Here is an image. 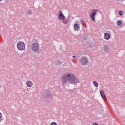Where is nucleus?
<instances>
[{"label":"nucleus","instance_id":"nucleus-1","mask_svg":"<svg viewBox=\"0 0 125 125\" xmlns=\"http://www.w3.org/2000/svg\"><path fill=\"white\" fill-rule=\"evenodd\" d=\"M62 83V85H65L67 83H69L71 84H75V82H78V78L75 75L68 74L67 75H63L61 78Z\"/></svg>","mask_w":125,"mask_h":125},{"label":"nucleus","instance_id":"nucleus-2","mask_svg":"<svg viewBox=\"0 0 125 125\" xmlns=\"http://www.w3.org/2000/svg\"><path fill=\"white\" fill-rule=\"evenodd\" d=\"M30 47H31L32 51L34 52L40 51V44H38V43H33L30 45Z\"/></svg>","mask_w":125,"mask_h":125},{"label":"nucleus","instance_id":"nucleus-3","mask_svg":"<svg viewBox=\"0 0 125 125\" xmlns=\"http://www.w3.org/2000/svg\"><path fill=\"white\" fill-rule=\"evenodd\" d=\"M17 48L19 50H25V48H26L25 43L22 41H19L17 44Z\"/></svg>","mask_w":125,"mask_h":125},{"label":"nucleus","instance_id":"nucleus-4","mask_svg":"<svg viewBox=\"0 0 125 125\" xmlns=\"http://www.w3.org/2000/svg\"><path fill=\"white\" fill-rule=\"evenodd\" d=\"M80 62L81 65L83 66H85L88 63V59H87V57H83L80 60Z\"/></svg>","mask_w":125,"mask_h":125},{"label":"nucleus","instance_id":"nucleus-5","mask_svg":"<svg viewBox=\"0 0 125 125\" xmlns=\"http://www.w3.org/2000/svg\"><path fill=\"white\" fill-rule=\"evenodd\" d=\"M45 95L46 98L48 99H51L52 98V91L50 89H47L45 90Z\"/></svg>","mask_w":125,"mask_h":125},{"label":"nucleus","instance_id":"nucleus-6","mask_svg":"<svg viewBox=\"0 0 125 125\" xmlns=\"http://www.w3.org/2000/svg\"><path fill=\"white\" fill-rule=\"evenodd\" d=\"M58 16L59 20H64V19H66V17H65V15H64V14H63L62 11H59Z\"/></svg>","mask_w":125,"mask_h":125},{"label":"nucleus","instance_id":"nucleus-7","mask_svg":"<svg viewBox=\"0 0 125 125\" xmlns=\"http://www.w3.org/2000/svg\"><path fill=\"white\" fill-rule=\"evenodd\" d=\"M96 11H98V10L94 9V10H92V12L90 14V17L92 21H95V15H96Z\"/></svg>","mask_w":125,"mask_h":125},{"label":"nucleus","instance_id":"nucleus-8","mask_svg":"<svg viewBox=\"0 0 125 125\" xmlns=\"http://www.w3.org/2000/svg\"><path fill=\"white\" fill-rule=\"evenodd\" d=\"M103 49H104V51L106 52V53H108V52H109V51H110V46H109V45H108L105 44L104 45Z\"/></svg>","mask_w":125,"mask_h":125},{"label":"nucleus","instance_id":"nucleus-9","mask_svg":"<svg viewBox=\"0 0 125 125\" xmlns=\"http://www.w3.org/2000/svg\"><path fill=\"white\" fill-rule=\"evenodd\" d=\"M104 37L105 40H110L111 39V35L108 33H105Z\"/></svg>","mask_w":125,"mask_h":125},{"label":"nucleus","instance_id":"nucleus-10","mask_svg":"<svg viewBox=\"0 0 125 125\" xmlns=\"http://www.w3.org/2000/svg\"><path fill=\"white\" fill-rule=\"evenodd\" d=\"M74 29L75 31H80V24L76 23L74 25Z\"/></svg>","mask_w":125,"mask_h":125},{"label":"nucleus","instance_id":"nucleus-11","mask_svg":"<svg viewBox=\"0 0 125 125\" xmlns=\"http://www.w3.org/2000/svg\"><path fill=\"white\" fill-rule=\"evenodd\" d=\"M26 85L28 87H32L33 86V82L29 80L26 82Z\"/></svg>","mask_w":125,"mask_h":125},{"label":"nucleus","instance_id":"nucleus-12","mask_svg":"<svg viewBox=\"0 0 125 125\" xmlns=\"http://www.w3.org/2000/svg\"><path fill=\"white\" fill-rule=\"evenodd\" d=\"M100 93L101 94V96L103 99H104V96H105V93H104V91L103 90H101L100 91Z\"/></svg>","mask_w":125,"mask_h":125},{"label":"nucleus","instance_id":"nucleus-13","mask_svg":"<svg viewBox=\"0 0 125 125\" xmlns=\"http://www.w3.org/2000/svg\"><path fill=\"white\" fill-rule=\"evenodd\" d=\"M123 24V21L118 20L117 21V26H121Z\"/></svg>","mask_w":125,"mask_h":125},{"label":"nucleus","instance_id":"nucleus-14","mask_svg":"<svg viewBox=\"0 0 125 125\" xmlns=\"http://www.w3.org/2000/svg\"><path fill=\"white\" fill-rule=\"evenodd\" d=\"M69 19H70V16H68V19H64L63 23L64 24H68V22H69Z\"/></svg>","mask_w":125,"mask_h":125},{"label":"nucleus","instance_id":"nucleus-15","mask_svg":"<svg viewBox=\"0 0 125 125\" xmlns=\"http://www.w3.org/2000/svg\"><path fill=\"white\" fill-rule=\"evenodd\" d=\"M93 83L94 85L95 86V87H98V83H97V82L96 81H94L93 82Z\"/></svg>","mask_w":125,"mask_h":125},{"label":"nucleus","instance_id":"nucleus-16","mask_svg":"<svg viewBox=\"0 0 125 125\" xmlns=\"http://www.w3.org/2000/svg\"><path fill=\"white\" fill-rule=\"evenodd\" d=\"M55 65H61V64H62V62H61L60 61H56L55 62Z\"/></svg>","mask_w":125,"mask_h":125},{"label":"nucleus","instance_id":"nucleus-17","mask_svg":"<svg viewBox=\"0 0 125 125\" xmlns=\"http://www.w3.org/2000/svg\"><path fill=\"white\" fill-rule=\"evenodd\" d=\"M118 13L120 16H122L124 14V12L122 11H119Z\"/></svg>","mask_w":125,"mask_h":125},{"label":"nucleus","instance_id":"nucleus-18","mask_svg":"<svg viewBox=\"0 0 125 125\" xmlns=\"http://www.w3.org/2000/svg\"><path fill=\"white\" fill-rule=\"evenodd\" d=\"M81 24L82 25V26H83L84 25V22L83 21V20H81Z\"/></svg>","mask_w":125,"mask_h":125},{"label":"nucleus","instance_id":"nucleus-19","mask_svg":"<svg viewBox=\"0 0 125 125\" xmlns=\"http://www.w3.org/2000/svg\"><path fill=\"white\" fill-rule=\"evenodd\" d=\"M27 14H28V15H32V11L31 10L27 11Z\"/></svg>","mask_w":125,"mask_h":125},{"label":"nucleus","instance_id":"nucleus-20","mask_svg":"<svg viewBox=\"0 0 125 125\" xmlns=\"http://www.w3.org/2000/svg\"><path fill=\"white\" fill-rule=\"evenodd\" d=\"M2 117V114L0 112V123H1V121H2V119H1Z\"/></svg>","mask_w":125,"mask_h":125},{"label":"nucleus","instance_id":"nucleus-21","mask_svg":"<svg viewBox=\"0 0 125 125\" xmlns=\"http://www.w3.org/2000/svg\"><path fill=\"white\" fill-rule=\"evenodd\" d=\"M50 125H57V123L55 122H53L51 123Z\"/></svg>","mask_w":125,"mask_h":125},{"label":"nucleus","instance_id":"nucleus-22","mask_svg":"<svg viewBox=\"0 0 125 125\" xmlns=\"http://www.w3.org/2000/svg\"><path fill=\"white\" fill-rule=\"evenodd\" d=\"M92 125H98V123H94L92 124Z\"/></svg>","mask_w":125,"mask_h":125},{"label":"nucleus","instance_id":"nucleus-23","mask_svg":"<svg viewBox=\"0 0 125 125\" xmlns=\"http://www.w3.org/2000/svg\"><path fill=\"white\" fill-rule=\"evenodd\" d=\"M62 47H63V46H62V45H61L60 46V49H62Z\"/></svg>","mask_w":125,"mask_h":125},{"label":"nucleus","instance_id":"nucleus-24","mask_svg":"<svg viewBox=\"0 0 125 125\" xmlns=\"http://www.w3.org/2000/svg\"><path fill=\"white\" fill-rule=\"evenodd\" d=\"M73 58H74V59H76L77 58V57L75 56H72Z\"/></svg>","mask_w":125,"mask_h":125},{"label":"nucleus","instance_id":"nucleus-25","mask_svg":"<svg viewBox=\"0 0 125 125\" xmlns=\"http://www.w3.org/2000/svg\"><path fill=\"white\" fill-rule=\"evenodd\" d=\"M117 0V1H120V0Z\"/></svg>","mask_w":125,"mask_h":125},{"label":"nucleus","instance_id":"nucleus-26","mask_svg":"<svg viewBox=\"0 0 125 125\" xmlns=\"http://www.w3.org/2000/svg\"><path fill=\"white\" fill-rule=\"evenodd\" d=\"M2 0H0V1H2Z\"/></svg>","mask_w":125,"mask_h":125}]
</instances>
